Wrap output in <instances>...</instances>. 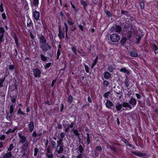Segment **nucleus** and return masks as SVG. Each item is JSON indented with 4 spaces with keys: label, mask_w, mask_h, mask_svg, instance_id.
<instances>
[{
    "label": "nucleus",
    "mask_w": 158,
    "mask_h": 158,
    "mask_svg": "<svg viewBox=\"0 0 158 158\" xmlns=\"http://www.w3.org/2000/svg\"><path fill=\"white\" fill-rule=\"evenodd\" d=\"M62 141L63 139H60L59 140H57V145L56 147H58L60 146L63 145L62 143Z\"/></svg>",
    "instance_id": "obj_20"
},
{
    "label": "nucleus",
    "mask_w": 158,
    "mask_h": 158,
    "mask_svg": "<svg viewBox=\"0 0 158 158\" xmlns=\"http://www.w3.org/2000/svg\"><path fill=\"white\" fill-rule=\"evenodd\" d=\"M0 11L1 12H2L4 11V9L3 8V4L2 3L0 5Z\"/></svg>",
    "instance_id": "obj_40"
},
{
    "label": "nucleus",
    "mask_w": 158,
    "mask_h": 158,
    "mask_svg": "<svg viewBox=\"0 0 158 158\" xmlns=\"http://www.w3.org/2000/svg\"><path fill=\"white\" fill-rule=\"evenodd\" d=\"M106 106L109 109H111V107L113 106L112 102L109 100H107L106 103Z\"/></svg>",
    "instance_id": "obj_9"
},
{
    "label": "nucleus",
    "mask_w": 158,
    "mask_h": 158,
    "mask_svg": "<svg viewBox=\"0 0 158 158\" xmlns=\"http://www.w3.org/2000/svg\"><path fill=\"white\" fill-rule=\"evenodd\" d=\"M7 153L6 154L3 156V158H11L12 154L11 152H8L7 151Z\"/></svg>",
    "instance_id": "obj_14"
},
{
    "label": "nucleus",
    "mask_w": 158,
    "mask_h": 158,
    "mask_svg": "<svg viewBox=\"0 0 158 158\" xmlns=\"http://www.w3.org/2000/svg\"><path fill=\"white\" fill-rule=\"evenodd\" d=\"M98 61V56H97L95 59L94 62L91 65L92 68H93L94 66L96 64Z\"/></svg>",
    "instance_id": "obj_29"
},
{
    "label": "nucleus",
    "mask_w": 158,
    "mask_h": 158,
    "mask_svg": "<svg viewBox=\"0 0 158 158\" xmlns=\"http://www.w3.org/2000/svg\"><path fill=\"white\" fill-rule=\"evenodd\" d=\"M120 72H123L124 73H129V72L125 68H122L120 70Z\"/></svg>",
    "instance_id": "obj_30"
},
{
    "label": "nucleus",
    "mask_w": 158,
    "mask_h": 158,
    "mask_svg": "<svg viewBox=\"0 0 158 158\" xmlns=\"http://www.w3.org/2000/svg\"><path fill=\"white\" fill-rule=\"evenodd\" d=\"M103 85L104 86H108L109 85L108 82L106 80L104 81L103 82Z\"/></svg>",
    "instance_id": "obj_47"
},
{
    "label": "nucleus",
    "mask_w": 158,
    "mask_h": 158,
    "mask_svg": "<svg viewBox=\"0 0 158 158\" xmlns=\"http://www.w3.org/2000/svg\"><path fill=\"white\" fill-rule=\"evenodd\" d=\"M5 32V30L2 27L0 28V40H2L3 37V34Z\"/></svg>",
    "instance_id": "obj_16"
},
{
    "label": "nucleus",
    "mask_w": 158,
    "mask_h": 158,
    "mask_svg": "<svg viewBox=\"0 0 158 158\" xmlns=\"http://www.w3.org/2000/svg\"><path fill=\"white\" fill-rule=\"evenodd\" d=\"M39 4V0H33V3L32 4L31 7L32 10H35L38 7Z\"/></svg>",
    "instance_id": "obj_6"
},
{
    "label": "nucleus",
    "mask_w": 158,
    "mask_h": 158,
    "mask_svg": "<svg viewBox=\"0 0 158 158\" xmlns=\"http://www.w3.org/2000/svg\"><path fill=\"white\" fill-rule=\"evenodd\" d=\"M56 80H54L52 81V82L51 84V86L52 87H53L54 85V83L56 82Z\"/></svg>",
    "instance_id": "obj_62"
},
{
    "label": "nucleus",
    "mask_w": 158,
    "mask_h": 158,
    "mask_svg": "<svg viewBox=\"0 0 158 158\" xmlns=\"http://www.w3.org/2000/svg\"><path fill=\"white\" fill-rule=\"evenodd\" d=\"M18 113L22 115H23L24 114L22 111L21 109H19V110H18Z\"/></svg>",
    "instance_id": "obj_52"
},
{
    "label": "nucleus",
    "mask_w": 158,
    "mask_h": 158,
    "mask_svg": "<svg viewBox=\"0 0 158 158\" xmlns=\"http://www.w3.org/2000/svg\"><path fill=\"white\" fill-rule=\"evenodd\" d=\"M124 83L126 85V87L128 88L129 85V81L128 79H126L124 81Z\"/></svg>",
    "instance_id": "obj_27"
},
{
    "label": "nucleus",
    "mask_w": 158,
    "mask_h": 158,
    "mask_svg": "<svg viewBox=\"0 0 158 158\" xmlns=\"http://www.w3.org/2000/svg\"><path fill=\"white\" fill-rule=\"evenodd\" d=\"M34 76L35 77L39 78L41 76V72L40 70L37 68H35L33 70Z\"/></svg>",
    "instance_id": "obj_4"
},
{
    "label": "nucleus",
    "mask_w": 158,
    "mask_h": 158,
    "mask_svg": "<svg viewBox=\"0 0 158 158\" xmlns=\"http://www.w3.org/2000/svg\"><path fill=\"white\" fill-rule=\"evenodd\" d=\"M27 26L28 28H31V27H32L33 23L31 19H28L27 21Z\"/></svg>",
    "instance_id": "obj_13"
},
{
    "label": "nucleus",
    "mask_w": 158,
    "mask_h": 158,
    "mask_svg": "<svg viewBox=\"0 0 158 158\" xmlns=\"http://www.w3.org/2000/svg\"><path fill=\"white\" fill-rule=\"evenodd\" d=\"M68 23L70 25H72L73 24V23L72 22H71L70 20H68Z\"/></svg>",
    "instance_id": "obj_55"
},
{
    "label": "nucleus",
    "mask_w": 158,
    "mask_h": 158,
    "mask_svg": "<svg viewBox=\"0 0 158 158\" xmlns=\"http://www.w3.org/2000/svg\"><path fill=\"white\" fill-rule=\"evenodd\" d=\"M18 136L19 138V143L23 144L22 147V151L24 152L27 151L29 148L31 139H27L26 137L22 135L20 133L18 134Z\"/></svg>",
    "instance_id": "obj_1"
},
{
    "label": "nucleus",
    "mask_w": 158,
    "mask_h": 158,
    "mask_svg": "<svg viewBox=\"0 0 158 158\" xmlns=\"http://www.w3.org/2000/svg\"><path fill=\"white\" fill-rule=\"evenodd\" d=\"M38 152V149L36 148H34V156H36L37 155V154Z\"/></svg>",
    "instance_id": "obj_35"
},
{
    "label": "nucleus",
    "mask_w": 158,
    "mask_h": 158,
    "mask_svg": "<svg viewBox=\"0 0 158 158\" xmlns=\"http://www.w3.org/2000/svg\"><path fill=\"white\" fill-rule=\"evenodd\" d=\"M110 94V92H107L104 94V97L105 98H106Z\"/></svg>",
    "instance_id": "obj_45"
},
{
    "label": "nucleus",
    "mask_w": 158,
    "mask_h": 158,
    "mask_svg": "<svg viewBox=\"0 0 158 158\" xmlns=\"http://www.w3.org/2000/svg\"><path fill=\"white\" fill-rule=\"evenodd\" d=\"M37 134L35 131H34L32 134V135L34 137H36L37 136Z\"/></svg>",
    "instance_id": "obj_59"
},
{
    "label": "nucleus",
    "mask_w": 158,
    "mask_h": 158,
    "mask_svg": "<svg viewBox=\"0 0 158 158\" xmlns=\"http://www.w3.org/2000/svg\"><path fill=\"white\" fill-rule=\"evenodd\" d=\"M122 104H119L116 106L115 107L118 111H119L122 108Z\"/></svg>",
    "instance_id": "obj_26"
},
{
    "label": "nucleus",
    "mask_w": 158,
    "mask_h": 158,
    "mask_svg": "<svg viewBox=\"0 0 158 158\" xmlns=\"http://www.w3.org/2000/svg\"><path fill=\"white\" fill-rule=\"evenodd\" d=\"M81 3L82 4V5H83L85 7L87 5L86 2L83 0H82L81 1Z\"/></svg>",
    "instance_id": "obj_49"
},
{
    "label": "nucleus",
    "mask_w": 158,
    "mask_h": 158,
    "mask_svg": "<svg viewBox=\"0 0 158 158\" xmlns=\"http://www.w3.org/2000/svg\"><path fill=\"white\" fill-rule=\"evenodd\" d=\"M51 63H47L44 66L45 68L46 69L49 68L50 66H51Z\"/></svg>",
    "instance_id": "obj_44"
},
{
    "label": "nucleus",
    "mask_w": 158,
    "mask_h": 158,
    "mask_svg": "<svg viewBox=\"0 0 158 158\" xmlns=\"http://www.w3.org/2000/svg\"><path fill=\"white\" fill-rule=\"evenodd\" d=\"M2 16L3 19H6V15L5 13H3L2 14Z\"/></svg>",
    "instance_id": "obj_56"
},
{
    "label": "nucleus",
    "mask_w": 158,
    "mask_h": 158,
    "mask_svg": "<svg viewBox=\"0 0 158 158\" xmlns=\"http://www.w3.org/2000/svg\"><path fill=\"white\" fill-rule=\"evenodd\" d=\"M82 155L81 153H80L78 156H77V158H82Z\"/></svg>",
    "instance_id": "obj_60"
},
{
    "label": "nucleus",
    "mask_w": 158,
    "mask_h": 158,
    "mask_svg": "<svg viewBox=\"0 0 158 158\" xmlns=\"http://www.w3.org/2000/svg\"><path fill=\"white\" fill-rule=\"evenodd\" d=\"M72 50L75 54H77L76 49L74 47H73L72 48Z\"/></svg>",
    "instance_id": "obj_58"
},
{
    "label": "nucleus",
    "mask_w": 158,
    "mask_h": 158,
    "mask_svg": "<svg viewBox=\"0 0 158 158\" xmlns=\"http://www.w3.org/2000/svg\"><path fill=\"white\" fill-rule=\"evenodd\" d=\"M51 143L52 146L53 147L56 148V142L55 141L52 140L51 141Z\"/></svg>",
    "instance_id": "obj_38"
},
{
    "label": "nucleus",
    "mask_w": 158,
    "mask_h": 158,
    "mask_svg": "<svg viewBox=\"0 0 158 158\" xmlns=\"http://www.w3.org/2000/svg\"><path fill=\"white\" fill-rule=\"evenodd\" d=\"M96 149L100 152H102V150L101 147L99 146H97L96 148Z\"/></svg>",
    "instance_id": "obj_37"
},
{
    "label": "nucleus",
    "mask_w": 158,
    "mask_h": 158,
    "mask_svg": "<svg viewBox=\"0 0 158 158\" xmlns=\"http://www.w3.org/2000/svg\"><path fill=\"white\" fill-rule=\"evenodd\" d=\"M14 111V108L13 105H10V113L12 114Z\"/></svg>",
    "instance_id": "obj_42"
},
{
    "label": "nucleus",
    "mask_w": 158,
    "mask_h": 158,
    "mask_svg": "<svg viewBox=\"0 0 158 158\" xmlns=\"http://www.w3.org/2000/svg\"><path fill=\"white\" fill-rule=\"evenodd\" d=\"M83 150V148L81 145H80L79 146L78 151L80 152L81 153Z\"/></svg>",
    "instance_id": "obj_31"
},
{
    "label": "nucleus",
    "mask_w": 158,
    "mask_h": 158,
    "mask_svg": "<svg viewBox=\"0 0 158 158\" xmlns=\"http://www.w3.org/2000/svg\"><path fill=\"white\" fill-rule=\"evenodd\" d=\"M59 33L58 34V36L60 39H62L64 37V34L62 33V32H61L60 27H59Z\"/></svg>",
    "instance_id": "obj_21"
},
{
    "label": "nucleus",
    "mask_w": 158,
    "mask_h": 158,
    "mask_svg": "<svg viewBox=\"0 0 158 158\" xmlns=\"http://www.w3.org/2000/svg\"><path fill=\"white\" fill-rule=\"evenodd\" d=\"M72 131H73L74 133V134L76 135L79 139V135L80 134L78 133V131L77 129H75L73 130V129L71 130Z\"/></svg>",
    "instance_id": "obj_25"
},
{
    "label": "nucleus",
    "mask_w": 158,
    "mask_h": 158,
    "mask_svg": "<svg viewBox=\"0 0 158 158\" xmlns=\"http://www.w3.org/2000/svg\"><path fill=\"white\" fill-rule=\"evenodd\" d=\"M132 153L135 154V155L138 156L139 157L143 156H144V154L143 153H141L140 152H132Z\"/></svg>",
    "instance_id": "obj_19"
},
{
    "label": "nucleus",
    "mask_w": 158,
    "mask_h": 158,
    "mask_svg": "<svg viewBox=\"0 0 158 158\" xmlns=\"http://www.w3.org/2000/svg\"><path fill=\"white\" fill-rule=\"evenodd\" d=\"M122 106L124 107H128L130 109H131L132 107L130 104L129 102H124L123 103Z\"/></svg>",
    "instance_id": "obj_15"
},
{
    "label": "nucleus",
    "mask_w": 158,
    "mask_h": 158,
    "mask_svg": "<svg viewBox=\"0 0 158 158\" xmlns=\"http://www.w3.org/2000/svg\"><path fill=\"white\" fill-rule=\"evenodd\" d=\"M85 69L86 72L87 73L89 72V68L86 65H84Z\"/></svg>",
    "instance_id": "obj_41"
},
{
    "label": "nucleus",
    "mask_w": 158,
    "mask_h": 158,
    "mask_svg": "<svg viewBox=\"0 0 158 158\" xmlns=\"http://www.w3.org/2000/svg\"><path fill=\"white\" fill-rule=\"evenodd\" d=\"M73 127V123H71L70 125H69L67 127L65 128V131L66 132H68L69 131L70 129V128H72Z\"/></svg>",
    "instance_id": "obj_17"
},
{
    "label": "nucleus",
    "mask_w": 158,
    "mask_h": 158,
    "mask_svg": "<svg viewBox=\"0 0 158 158\" xmlns=\"http://www.w3.org/2000/svg\"><path fill=\"white\" fill-rule=\"evenodd\" d=\"M126 40H120V42L121 44V45H123L126 42Z\"/></svg>",
    "instance_id": "obj_53"
},
{
    "label": "nucleus",
    "mask_w": 158,
    "mask_h": 158,
    "mask_svg": "<svg viewBox=\"0 0 158 158\" xmlns=\"http://www.w3.org/2000/svg\"><path fill=\"white\" fill-rule=\"evenodd\" d=\"M60 54V49H59L58 50L57 52V60L59 59V57Z\"/></svg>",
    "instance_id": "obj_43"
},
{
    "label": "nucleus",
    "mask_w": 158,
    "mask_h": 158,
    "mask_svg": "<svg viewBox=\"0 0 158 158\" xmlns=\"http://www.w3.org/2000/svg\"><path fill=\"white\" fill-rule=\"evenodd\" d=\"M110 148L114 152H116L117 151V149L115 147H114L113 146H111L110 147Z\"/></svg>",
    "instance_id": "obj_36"
},
{
    "label": "nucleus",
    "mask_w": 158,
    "mask_h": 158,
    "mask_svg": "<svg viewBox=\"0 0 158 158\" xmlns=\"http://www.w3.org/2000/svg\"><path fill=\"white\" fill-rule=\"evenodd\" d=\"M87 135V137L86 138V140L87 142V144L88 145L89 143L90 142V137L89 136V133H87L86 134Z\"/></svg>",
    "instance_id": "obj_28"
},
{
    "label": "nucleus",
    "mask_w": 158,
    "mask_h": 158,
    "mask_svg": "<svg viewBox=\"0 0 158 158\" xmlns=\"http://www.w3.org/2000/svg\"><path fill=\"white\" fill-rule=\"evenodd\" d=\"M64 26H65V31H66V33H67V31H68V26H67V25L66 24V23H65V22L64 23Z\"/></svg>",
    "instance_id": "obj_50"
},
{
    "label": "nucleus",
    "mask_w": 158,
    "mask_h": 158,
    "mask_svg": "<svg viewBox=\"0 0 158 158\" xmlns=\"http://www.w3.org/2000/svg\"><path fill=\"white\" fill-rule=\"evenodd\" d=\"M130 55L133 57H136L138 56V54L134 51H132L130 52Z\"/></svg>",
    "instance_id": "obj_23"
},
{
    "label": "nucleus",
    "mask_w": 158,
    "mask_h": 158,
    "mask_svg": "<svg viewBox=\"0 0 158 158\" xmlns=\"http://www.w3.org/2000/svg\"><path fill=\"white\" fill-rule=\"evenodd\" d=\"M41 60L43 61H46L47 60V58L42 54L40 55Z\"/></svg>",
    "instance_id": "obj_32"
},
{
    "label": "nucleus",
    "mask_w": 158,
    "mask_h": 158,
    "mask_svg": "<svg viewBox=\"0 0 158 158\" xmlns=\"http://www.w3.org/2000/svg\"><path fill=\"white\" fill-rule=\"evenodd\" d=\"M111 40H120V36L117 34H114L110 36Z\"/></svg>",
    "instance_id": "obj_8"
},
{
    "label": "nucleus",
    "mask_w": 158,
    "mask_h": 158,
    "mask_svg": "<svg viewBox=\"0 0 158 158\" xmlns=\"http://www.w3.org/2000/svg\"><path fill=\"white\" fill-rule=\"evenodd\" d=\"M135 95L136 97L138 99H140L141 98V96L140 95L138 94H136Z\"/></svg>",
    "instance_id": "obj_63"
},
{
    "label": "nucleus",
    "mask_w": 158,
    "mask_h": 158,
    "mask_svg": "<svg viewBox=\"0 0 158 158\" xmlns=\"http://www.w3.org/2000/svg\"><path fill=\"white\" fill-rule=\"evenodd\" d=\"M129 104L132 105L133 107L135 106L136 104L137 101L135 98H131L129 102Z\"/></svg>",
    "instance_id": "obj_7"
},
{
    "label": "nucleus",
    "mask_w": 158,
    "mask_h": 158,
    "mask_svg": "<svg viewBox=\"0 0 158 158\" xmlns=\"http://www.w3.org/2000/svg\"><path fill=\"white\" fill-rule=\"evenodd\" d=\"M14 146L13 144H10L8 148H7L8 150L7 151L11 152L13 149Z\"/></svg>",
    "instance_id": "obj_22"
},
{
    "label": "nucleus",
    "mask_w": 158,
    "mask_h": 158,
    "mask_svg": "<svg viewBox=\"0 0 158 158\" xmlns=\"http://www.w3.org/2000/svg\"><path fill=\"white\" fill-rule=\"evenodd\" d=\"M33 16L35 20H38L40 17V13L35 10H33Z\"/></svg>",
    "instance_id": "obj_5"
},
{
    "label": "nucleus",
    "mask_w": 158,
    "mask_h": 158,
    "mask_svg": "<svg viewBox=\"0 0 158 158\" xmlns=\"http://www.w3.org/2000/svg\"><path fill=\"white\" fill-rule=\"evenodd\" d=\"M115 29L116 32L119 33L121 31L122 28L121 26L117 25L116 26Z\"/></svg>",
    "instance_id": "obj_24"
},
{
    "label": "nucleus",
    "mask_w": 158,
    "mask_h": 158,
    "mask_svg": "<svg viewBox=\"0 0 158 158\" xmlns=\"http://www.w3.org/2000/svg\"><path fill=\"white\" fill-rule=\"evenodd\" d=\"M46 157L47 158H53V155L49 147H48L45 150Z\"/></svg>",
    "instance_id": "obj_3"
},
{
    "label": "nucleus",
    "mask_w": 158,
    "mask_h": 158,
    "mask_svg": "<svg viewBox=\"0 0 158 158\" xmlns=\"http://www.w3.org/2000/svg\"><path fill=\"white\" fill-rule=\"evenodd\" d=\"M73 101V97L71 96H69V97L68 102L69 103H71Z\"/></svg>",
    "instance_id": "obj_33"
},
{
    "label": "nucleus",
    "mask_w": 158,
    "mask_h": 158,
    "mask_svg": "<svg viewBox=\"0 0 158 158\" xmlns=\"http://www.w3.org/2000/svg\"><path fill=\"white\" fill-rule=\"evenodd\" d=\"M56 150L58 154L62 153L64 150L63 145L60 146L58 147H56Z\"/></svg>",
    "instance_id": "obj_12"
},
{
    "label": "nucleus",
    "mask_w": 158,
    "mask_h": 158,
    "mask_svg": "<svg viewBox=\"0 0 158 158\" xmlns=\"http://www.w3.org/2000/svg\"><path fill=\"white\" fill-rule=\"evenodd\" d=\"M41 47L44 51H46L48 49H51V47L48 43H46V40H40Z\"/></svg>",
    "instance_id": "obj_2"
},
{
    "label": "nucleus",
    "mask_w": 158,
    "mask_h": 158,
    "mask_svg": "<svg viewBox=\"0 0 158 158\" xmlns=\"http://www.w3.org/2000/svg\"><path fill=\"white\" fill-rule=\"evenodd\" d=\"M15 68V66L13 64L10 65L9 67V69L10 70H13Z\"/></svg>",
    "instance_id": "obj_46"
},
{
    "label": "nucleus",
    "mask_w": 158,
    "mask_h": 158,
    "mask_svg": "<svg viewBox=\"0 0 158 158\" xmlns=\"http://www.w3.org/2000/svg\"><path fill=\"white\" fill-rule=\"evenodd\" d=\"M140 5L142 9H143L144 7V5L143 2H140Z\"/></svg>",
    "instance_id": "obj_39"
},
{
    "label": "nucleus",
    "mask_w": 158,
    "mask_h": 158,
    "mask_svg": "<svg viewBox=\"0 0 158 158\" xmlns=\"http://www.w3.org/2000/svg\"><path fill=\"white\" fill-rule=\"evenodd\" d=\"M39 38L40 40H44V37L42 35H39Z\"/></svg>",
    "instance_id": "obj_57"
},
{
    "label": "nucleus",
    "mask_w": 158,
    "mask_h": 158,
    "mask_svg": "<svg viewBox=\"0 0 158 158\" xmlns=\"http://www.w3.org/2000/svg\"><path fill=\"white\" fill-rule=\"evenodd\" d=\"M106 13L107 15L109 16H110V12L108 11H106Z\"/></svg>",
    "instance_id": "obj_64"
},
{
    "label": "nucleus",
    "mask_w": 158,
    "mask_h": 158,
    "mask_svg": "<svg viewBox=\"0 0 158 158\" xmlns=\"http://www.w3.org/2000/svg\"><path fill=\"white\" fill-rule=\"evenodd\" d=\"M78 27L80 28V29L81 30V31H83V27L81 25H78Z\"/></svg>",
    "instance_id": "obj_61"
},
{
    "label": "nucleus",
    "mask_w": 158,
    "mask_h": 158,
    "mask_svg": "<svg viewBox=\"0 0 158 158\" xmlns=\"http://www.w3.org/2000/svg\"><path fill=\"white\" fill-rule=\"evenodd\" d=\"M5 138V136L4 135L0 136V140H4Z\"/></svg>",
    "instance_id": "obj_51"
},
{
    "label": "nucleus",
    "mask_w": 158,
    "mask_h": 158,
    "mask_svg": "<svg viewBox=\"0 0 158 158\" xmlns=\"http://www.w3.org/2000/svg\"><path fill=\"white\" fill-rule=\"evenodd\" d=\"M65 134L64 132H61L60 134V136L61 137V139H62L64 138V137L65 136Z\"/></svg>",
    "instance_id": "obj_48"
},
{
    "label": "nucleus",
    "mask_w": 158,
    "mask_h": 158,
    "mask_svg": "<svg viewBox=\"0 0 158 158\" xmlns=\"http://www.w3.org/2000/svg\"><path fill=\"white\" fill-rule=\"evenodd\" d=\"M29 130L30 132H32L34 128V124L32 122H30L28 125Z\"/></svg>",
    "instance_id": "obj_10"
},
{
    "label": "nucleus",
    "mask_w": 158,
    "mask_h": 158,
    "mask_svg": "<svg viewBox=\"0 0 158 158\" xmlns=\"http://www.w3.org/2000/svg\"><path fill=\"white\" fill-rule=\"evenodd\" d=\"M108 70L110 72H112L113 71V68L112 66H108Z\"/></svg>",
    "instance_id": "obj_34"
},
{
    "label": "nucleus",
    "mask_w": 158,
    "mask_h": 158,
    "mask_svg": "<svg viewBox=\"0 0 158 158\" xmlns=\"http://www.w3.org/2000/svg\"><path fill=\"white\" fill-rule=\"evenodd\" d=\"M104 77L106 79H109L111 77L110 74L108 72H106L104 74Z\"/></svg>",
    "instance_id": "obj_18"
},
{
    "label": "nucleus",
    "mask_w": 158,
    "mask_h": 158,
    "mask_svg": "<svg viewBox=\"0 0 158 158\" xmlns=\"http://www.w3.org/2000/svg\"><path fill=\"white\" fill-rule=\"evenodd\" d=\"M153 49L155 51H157L158 50L157 47L155 44H153Z\"/></svg>",
    "instance_id": "obj_54"
},
{
    "label": "nucleus",
    "mask_w": 158,
    "mask_h": 158,
    "mask_svg": "<svg viewBox=\"0 0 158 158\" xmlns=\"http://www.w3.org/2000/svg\"><path fill=\"white\" fill-rule=\"evenodd\" d=\"M133 26H131V31H129L128 33V34H129V35L128 37V39H130L131 38V37L132 35V32H133V33L134 34H135L136 33V31H135V27H133V30L132 29Z\"/></svg>",
    "instance_id": "obj_11"
}]
</instances>
